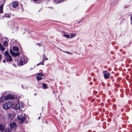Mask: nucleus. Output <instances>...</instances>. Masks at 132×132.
Returning <instances> with one entry per match:
<instances>
[{
    "instance_id": "0eeeda50",
    "label": "nucleus",
    "mask_w": 132,
    "mask_h": 132,
    "mask_svg": "<svg viewBox=\"0 0 132 132\" xmlns=\"http://www.w3.org/2000/svg\"><path fill=\"white\" fill-rule=\"evenodd\" d=\"M21 61H22L24 63V64H25L28 61L26 57H22L21 59Z\"/></svg>"
},
{
    "instance_id": "393cba45",
    "label": "nucleus",
    "mask_w": 132,
    "mask_h": 132,
    "mask_svg": "<svg viewBox=\"0 0 132 132\" xmlns=\"http://www.w3.org/2000/svg\"><path fill=\"white\" fill-rule=\"evenodd\" d=\"M24 63H23V62L22 61H21V60L19 62V64L20 65H23L24 64Z\"/></svg>"
},
{
    "instance_id": "ddd939ff",
    "label": "nucleus",
    "mask_w": 132,
    "mask_h": 132,
    "mask_svg": "<svg viewBox=\"0 0 132 132\" xmlns=\"http://www.w3.org/2000/svg\"><path fill=\"white\" fill-rule=\"evenodd\" d=\"M104 77L105 78L108 79L109 78V74L108 73H104Z\"/></svg>"
},
{
    "instance_id": "72a5a7b5",
    "label": "nucleus",
    "mask_w": 132,
    "mask_h": 132,
    "mask_svg": "<svg viewBox=\"0 0 132 132\" xmlns=\"http://www.w3.org/2000/svg\"><path fill=\"white\" fill-rule=\"evenodd\" d=\"M3 62H4L5 63V60H4L3 61Z\"/></svg>"
},
{
    "instance_id": "2eb2a0df",
    "label": "nucleus",
    "mask_w": 132,
    "mask_h": 132,
    "mask_svg": "<svg viewBox=\"0 0 132 132\" xmlns=\"http://www.w3.org/2000/svg\"><path fill=\"white\" fill-rule=\"evenodd\" d=\"M4 3H3L0 6V13H1L2 12L3 7Z\"/></svg>"
},
{
    "instance_id": "39448f33",
    "label": "nucleus",
    "mask_w": 132,
    "mask_h": 132,
    "mask_svg": "<svg viewBox=\"0 0 132 132\" xmlns=\"http://www.w3.org/2000/svg\"><path fill=\"white\" fill-rule=\"evenodd\" d=\"M16 123L15 122H11L10 123V128L12 129L13 128H15L16 127Z\"/></svg>"
},
{
    "instance_id": "f03ea898",
    "label": "nucleus",
    "mask_w": 132,
    "mask_h": 132,
    "mask_svg": "<svg viewBox=\"0 0 132 132\" xmlns=\"http://www.w3.org/2000/svg\"><path fill=\"white\" fill-rule=\"evenodd\" d=\"M18 119L20 121V123H22L24 122L26 120L25 117L22 115H20L17 116Z\"/></svg>"
},
{
    "instance_id": "4c0bfd02",
    "label": "nucleus",
    "mask_w": 132,
    "mask_h": 132,
    "mask_svg": "<svg viewBox=\"0 0 132 132\" xmlns=\"http://www.w3.org/2000/svg\"><path fill=\"white\" fill-rule=\"evenodd\" d=\"M59 48V50H61V51H62V50H61V49H60V48Z\"/></svg>"
},
{
    "instance_id": "a878e982",
    "label": "nucleus",
    "mask_w": 132,
    "mask_h": 132,
    "mask_svg": "<svg viewBox=\"0 0 132 132\" xmlns=\"http://www.w3.org/2000/svg\"><path fill=\"white\" fill-rule=\"evenodd\" d=\"M5 16L7 17L8 18L10 17V15H9V14H6L5 15Z\"/></svg>"
},
{
    "instance_id": "b1692460",
    "label": "nucleus",
    "mask_w": 132,
    "mask_h": 132,
    "mask_svg": "<svg viewBox=\"0 0 132 132\" xmlns=\"http://www.w3.org/2000/svg\"><path fill=\"white\" fill-rule=\"evenodd\" d=\"M37 75L38 76H44V75L42 73H38Z\"/></svg>"
},
{
    "instance_id": "c756f323",
    "label": "nucleus",
    "mask_w": 132,
    "mask_h": 132,
    "mask_svg": "<svg viewBox=\"0 0 132 132\" xmlns=\"http://www.w3.org/2000/svg\"><path fill=\"white\" fill-rule=\"evenodd\" d=\"M36 45H38L39 47H40V44L39 43H36Z\"/></svg>"
},
{
    "instance_id": "7ed1b4c3",
    "label": "nucleus",
    "mask_w": 132,
    "mask_h": 132,
    "mask_svg": "<svg viewBox=\"0 0 132 132\" xmlns=\"http://www.w3.org/2000/svg\"><path fill=\"white\" fill-rule=\"evenodd\" d=\"M18 25L14 23H13L11 25V27L12 29L15 31H17L18 30Z\"/></svg>"
},
{
    "instance_id": "c85d7f7f",
    "label": "nucleus",
    "mask_w": 132,
    "mask_h": 132,
    "mask_svg": "<svg viewBox=\"0 0 132 132\" xmlns=\"http://www.w3.org/2000/svg\"><path fill=\"white\" fill-rule=\"evenodd\" d=\"M12 65L13 66H14V67H16V66H16V65L15 64V63H13V64H12Z\"/></svg>"
},
{
    "instance_id": "4be33fe9",
    "label": "nucleus",
    "mask_w": 132,
    "mask_h": 132,
    "mask_svg": "<svg viewBox=\"0 0 132 132\" xmlns=\"http://www.w3.org/2000/svg\"><path fill=\"white\" fill-rule=\"evenodd\" d=\"M10 55L9 53L7 51H5V56H8V55Z\"/></svg>"
},
{
    "instance_id": "a211bd4d",
    "label": "nucleus",
    "mask_w": 132,
    "mask_h": 132,
    "mask_svg": "<svg viewBox=\"0 0 132 132\" xmlns=\"http://www.w3.org/2000/svg\"><path fill=\"white\" fill-rule=\"evenodd\" d=\"M9 98L10 99H13L14 98V96H13L12 95H11V94H9Z\"/></svg>"
},
{
    "instance_id": "c9c22d12",
    "label": "nucleus",
    "mask_w": 132,
    "mask_h": 132,
    "mask_svg": "<svg viewBox=\"0 0 132 132\" xmlns=\"http://www.w3.org/2000/svg\"><path fill=\"white\" fill-rule=\"evenodd\" d=\"M81 21H79L77 22V23H79Z\"/></svg>"
},
{
    "instance_id": "aec40b11",
    "label": "nucleus",
    "mask_w": 132,
    "mask_h": 132,
    "mask_svg": "<svg viewBox=\"0 0 132 132\" xmlns=\"http://www.w3.org/2000/svg\"><path fill=\"white\" fill-rule=\"evenodd\" d=\"M4 99L5 100H7L9 99V95L8 94V95L5 96L4 97Z\"/></svg>"
},
{
    "instance_id": "412c9836",
    "label": "nucleus",
    "mask_w": 132,
    "mask_h": 132,
    "mask_svg": "<svg viewBox=\"0 0 132 132\" xmlns=\"http://www.w3.org/2000/svg\"><path fill=\"white\" fill-rule=\"evenodd\" d=\"M63 36L67 38H69L70 37V35H67L66 34H64L63 35Z\"/></svg>"
},
{
    "instance_id": "dca6fc26",
    "label": "nucleus",
    "mask_w": 132,
    "mask_h": 132,
    "mask_svg": "<svg viewBox=\"0 0 132 132\" xmlns=\"http://www.w3.org/2000/svg\"><path fill=\"white\" fill-rule=\"evenodd\" d=\"M36 78L37 80L38 81H39L41 80L42 78L41 77H39L38 76H37L36 77Z\"/></svg>"
},
{
    "instance_id": "6ab92c4d",
    "label": "nucleus",
    "mask_w": 132,
    "mask_h": 132,
    "mask_svg": "<svg viewBox=\"0 0 132 132\" xmlns=\"http://www.w3.org/2000/svg\"><path fill=\"white\" fill-rule=\"evenodd\" d=\"M43 87L44 89H46L47 87V84H42Z\"/></svg>"
},
{
    "instance_id": "4468645a",
    "label": "nucleus",
    "mask_w": 132,
    "mask_h": 132,
    "mask_svg": "<svg viewBox=\"0 0 132 132\" xmlns=\"http://www.w3.org/2000/svg\"><path fill=\"white\" fill-rule=\"evenodd\" d=\"M48 58L46 57V56L45 55V54H43V61H44L45 60H48Z\"/></svg>"
},
{
    "instance_id": "2f4dec72",
    "label": "nucleus",
    "mask_w": 132,
    "mask_h": 132,
    "mask_svg": "<svg viewBox=\"0 0 132 132\" xmlns=\"http://www.w3.org/2000/svg\"><path fill=\"white\" fill-rule=\"evenodd\" d=\"M130 19L131 21L132 22V15L130 16Z\"/></svg>"
},
{
    "instance_id": "9d476101",
    "label": "nucleus",
    "mask_w": 132,
    "mask_h": 132,
    "mask_svg": "<svg viewBox=\"0 0 132 132\" xmlns=\"http://www.w3.org/2000/svg\"><path fill=\"white\" fill-rule=\"evenodd\" d=\"M4 125L2 123H0V130L3 131L4 130Z\"/></svg>"
},
{
    "instance_id": "473e14b6",
    "label": "nucleus",
    "mask_w": 132,
    "mask_h": 132,
    "mask_svg": "<svg viewBox=\"0 0 132 132\" xmlns=\"http://www.w3.org/2000/svg\"><path fill=\"white\" fill-rule=\"evenodd\" d=\"M107 71H103V73L104 74V73H105L106 72H107Z\"/></svg>"
},
{
    "instance_id": "5701e85b",
    "label": "nucleus",
    "mask_w": 132,
    "mask_h": 132,
    "mask_svg": "<svg viewBox=\"0 0 132 132\" xmlns=\"http://www.w3.org/2000/svg\"><path fill=\"white\" fill-rule=\"evenodd\" d=\"M70 36V38H71L75 37L76 36V35L74 34H71Z\"/></svg>"
},
{
    "instance_id": "9b49d317",
    "label": "nucleus",
    "mask_w": 132,
    "mask_h": 132,
    "mask_svg": "<svg viewBox=\"0 0 132 132\" xmlns=\"http://www.w3.org/2000/svg\"><path fill=\"white\" fill-rule=\"evenodd\" d=\"M13 50L14 51L18 52L19 50V48L17 46H13Z\"/></svg>"
},
{
    "instance_id": "58836bf2",
    "label": "nucleus",
    "mask_w": 132,
    "mask_h": 132,
    "mask_svg": "<svg viewBox=\"0 0 132 132\" xmlns=\"http://www.w3.org/2000/svg\"><path fill=\"white\" fill-rule=\"evenodd\" d=\"M45 122H46V123H47V121H45Z\"/></svg>"
},
{
    "instance_id": "bb28decb",
    "label": "nucleus",
    "mask_w": 132,
    "mask_h": 132,
    "mask_svg": "<svg viewBox=\"0 0 132 132\" xmlns=\"http://www.w3.org/2000/svg\"><path fill=\"white\" fill-rule=\"evenodd\" d=\"M7 44V42L6 41H5L3 42V45L5 46Z\"/></svg>"
},
{
    "instance_id": "f3484780",
    "label": "nucleus",
    "mask_w": 132,
    "mask_h": 132,
    "mask_svg": "<svg viewBox=\"0 0 132 132\" xmlns=\"http://www.w3.org/2000/svg\"><path fill=\"white\" fill-rule=\"evenodd\" d=\"M44 61H43V60H42V61L40 62L37 65H44Z\"/></svg>"
},
{
    "instance_id": "f8f14e48",
    "label": "nucleus",
    "mask_w": 132,
    "mask_h": 132,
    "mask_svg": "<svg viewBox=\"0 0 132 132\" xmlns=\"http://www.w3.org/2000/svg\"><path fill=\"white\" fill-rule=\"evenodd\" d=\"M5 100L3 96H1L0 97V102L4 103V102Z\"/></svg>"
},
{
    "instance_id": "6e6552de",
    "label": "nucleus",
    "mask_w": 132,
    "mask_h": 132,
    "mask_svg": "<svg viewBox=\"0 0 132 132\" xmlns=\"http://www.w3.org/2000/svg\"><path fill=\"white\" fill-rule=\"evenodd\" d=\"M14 108L15 110H17L20 109V104L18 103L16 104L14 106Z\"/></svg>"
},
{
    "instance_id": "e433bc0d",
    "label": "nucleus",
    "mask_w": 132,
    "mask_h": 132,
    "mask_svg": "<svg viewBox=\"0 0 132 132\" xmlns=\"http://www.w3.org/2000/svg\"><path fill=\"white\" fill-rule=\"evenodd\" d=\"M53 93H54V94H55V91H53Z\"/></svg>"
},
{
    "instance_id": "1a4fd4ad",
    "label": "nucleus",
    "mask_w": 132,
    "mask_h": 132,
    "mask_svg": "<svg viewBox=\"0 0 132 132\" xmlns=\"http://www.w3.org/2000/svg\"><path fill=\"white\" fill-rule=\"evenodd\" d=\"M18 5V3L16 1L14 2L12 5V7L14 8H16Z\"/></svg>"
},
{
    "instance_id": "7c9ffc66",
    "label": "nucleus",
    "mask_w": 132,
    "mask_h": 132,
    "mask_svg": "<svg viewBox=\"0 0 132 132\" xmlns=\"http://www.w3.org/2000/svg\"><path fill=\"white\" fill-rule=\"evenodd\" d=\"M63 52H65V53H67V54H70V53L69 52H65L64 51H63Z\"/></svg>"
},
{
    "instance_id": "f257e3e1",
    "label": "nucleus",
    "mask_w": 132,
    "mask_h": 132,
    "mask_svg": "<svg viewBox=\"0 0 132 132\" xmlns=\"http://www.w3.org/2000/svg\"><path fill=\"white\" fill-rule=\"evenodd\" d=\"M12 103L10 102H8L5 103L3 105V109L7 110L10 108L11 106Z\"/></svg>"
},
{
    "instance_id": "20e7f679",
    "label": "nucleus",
    "mask_w": 132,
    "mask_h": 132,
    "mask_svg": "<svg viewBox=\"0 0 132 132\" xmlns=\"http://www.w3.org/2000/svg\"><path fill=\"white\" fill-rule=\"evenodd\" d=\"M10 54L12 55L14 57H16L18 56L20 54V52H13L11 49L10 50Z\"/></svg>"
},
{
    "instance_id": "f704fd0d",
    "label": "nucleus",
    "mask_w": 132,
    "mask_h": 132,
    "mask_svg": "<svg viewBox=\"0 0 132 132\" xmlns=\"http://www.w3.org/2000/svg\"><path fill=\"white\" fill-rule=\"evenodd\" d=\"M1 55L0 54V60L1 59Z\"/></svg>"
},
{
    "instance_id": "423d86ee",
    "label": "nucleus",
    "mask_w": 132,
    "mask_h": 132,
    "mask_svg": "<svg viewBox=\"0 0 132 132\" xmlns=\"http://www.w3.org/2000/svg\"><path fill=\"white\" fill-rule=\"evenodd\" d=\"M6 60L7 61L10 62L12 61H13L12 57L10 55L6 56Z\"/></svg>"
},
{
    "instance_id": "cd10ccee",
    "label": "nucleus",
    "mask_w": 132,
    "mask_h": 132,
    "mask_svg": "<svg viewBox=\"0 0 132 132\" xmlns=\"http://www.w3.org/2000/svg\"><path fill=\"white\" fill-rule=\"evenodd\" d=\"M56 1H57V0H55ZM58 1L57 2V3H59L61 2H63V1L62 0H57Z\"/></svg>"
}]
</instances>
